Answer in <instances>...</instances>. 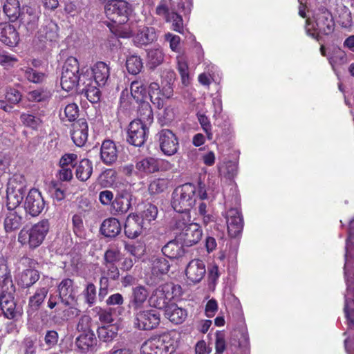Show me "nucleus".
<instances>
[{
    "label": "nucleus",
    "mask_w": 354,
    "mask_h": 354,
    "mask_svg": "<svg viewBox=\"0 0 354 354\" xmlns=\"http://www.w3.org/2000/svg\"><path fill=\"white\" fill-rule=\"evenodd\" d=\"M50 230L48 220H41L30 227H23L18 234V242L25 248L35 250L40 246Z\"/></svg>",
    "instance_id": "nucleus-1"
},
{
    "label": "nucleus",
    "mask_w": 354,
    "mask_h": 354,
    "mask_svg": "<svg viewBox=\"0 0 354 354\" xmlns=\"http://www.w3.org/2000/svg\"><path fill=\"white\" fill-rule=\"evenodd\" d=\"M196 187L192 183L177 187L172 193L171 206L176 212H189L196 203Z\"/></svg>",
    "instance_id": "nucleus-2"
},
{
    "label": "nucleus",
    "mask_w": 354,
    "mask_h": 354,
    "mask_svg": "<svg viewBox=\"0 0 354 354\" xmlns=\"http://www.w3.org/2000/svg\"><path fill=\"white\" fill-rule=\"evenodd\" d=\"M314 20L315 22L316 28L310 24L308 20H306V30L308 35L313 38L319 40L318 33H322L326 35L331 34L334 31L335 22L331 12L325 7H321L317 9L314 15Z\"/></svg>",
    "instance_id": "nucleus-3"
},
{
    "label": "nucleus",
    "mask_w": 354,
    "mask_h": 354,
    "mask_svg": "<svg viewBox=\"0 0 354 354\" xmlns=\"http://www.w3.org/2000/svg\"><path fill=\"white\" fill-rule=\"evenodd\" d=\"M27 189L25 177L19 174L9 178L6 189V206L8 209L17 208L22 202Z\"/></svg>",
    "instance_id": "nucleus-4"
},
{
    "label": "nucleus",
    "mask_w": 354,
    "mask_h": 354,
    "mask_svg": "<svg viewBox=\"0 0 354 354\" xmlns=\"http://www.w3.org/2000/svg\"><path fill=\"white\" fill-rule=\"evenodd\" d=\"M91 71L94 82L90 83V93H93V96H90V103L94 104L100 102L101 91L99 88L106 84L110 73L109 66L103 62H97Z\"/></svg>",
    "instance_id": "nucleus-5"
},
{
    "label": "nucleus",
    "mask_w": 354,
    "mask_h": 354,
    "mask_svg": "<svg viewBox=\"0 0 354 354\" xmlns=\"http://www.w3.org/2000/svg\"><path fill=\"white\" fill-rule=\"evenodd\" d=\"M78 61L73 57H68L63 66L61 76V86L63 90L69 92L75 90L80 76Z\"/></svg>",
    "instance_id": "nucleus-6"
},
{
    "label": "nucleus",
    "mask_w": 354,
    "mask_h": 354,
    "mask_svg": "<svg viewBox=\"0 0 354 354\" xmlns=\"http://www.w3.org/2000/svg\"><path fill=\"white\" fill-rule=\"evenodd\" d=\"M129 12L130 5L124 0H109L104 6L106 17L115 24L127 22Z\"/></svg>",
    "instance_id": "nucleus-7"
},
{
    "label": "nucleus",
    "mask_w": 354,
    "mask_h": 354,
    "mask_svg": "<svg viewBox=\"0 0 354 354\" xmlns=\"http://www.w3.org/2000/svg\"><path fill=\"white\" fill-rule=\"evenodd\" d=\"M160 323V314L153 309L140 310L134 313V326L136 328L150 330L156 328Z\"/></svg>",
    "instance_id": "nucleus-8"
},
{
    "label": "nucleus",
    "mask_w": 354,
    "mask_h": 354,
    "mask_svg": "<svg viewBox=\"0 0 354 354\" xmlns=\"http://www.w3.org/2000/svg\"><path fill=\"white\" fill-rule=\"evenodd\" d=\"M149 133L147 126L139 120L130 122L127 131V142L135 147L142 146L147 140Z\"/></svg>",
    "instance_id": "nucleus-9"
},
{
    "label": "nucleus",
    "mask_w": 354,
    "mask_h": 354,
    "mask_svg": "<svg viewBox=\"0 0 354 354\" xmlns=\"http://www.w3.org/2000/svg\"><path fill=\"white\" fill-rule=\"evenodd\" d=\"M122 37H131L136 46H142L149 45L157 40V33L153 27H140L136 34L131 30L124 32Z\"/></svg>",
    "instance_id": "nucleus-10"
},
{
    "label": "nucleus",
    "mask_w": 354,
    "mask_h": 354,
    "mask_svg": "<svg viewBox=\"0 0 354 354\" xmlns=\"http://www.w3.org/2000/svg\"><path fill=\"white\" fill-rule=\"evenodd\" d=\"M21 263L28 268L24 270L19 276V283L25 288L29 287L36 283L39 279V274L36 270L37 263L28 257L21 260Z\"/></svg>",
    "instance_id": "nucleus-11"
},
{
    "label": "nucleus",
    "mask_w": 354,
    "mask_h": 354,
    "mask_svg": "<svg viewBox=\"0 0 354 354\" xmlns=\"http://www.w3.org/2000/svg\"><path fill=\"white\" fill-rule=\"evenodd\" d=\"M15 286H10L2 288L0 295V307L4 315L8 319H13L17 314L16 303L15 301L14 293Z\"/></svg>",
    "instance_id": "nucleus-12"
},
{
    "label": "nucleus",
    "mask_w": 354,
    "mask_h": 354,
    "mask_svg": "<svg viewBox=\"0 0 354 354\" xmlns=\"http://www.w3.org/2000/svg\"><path fill=\"white\" fill-rule=\"evenodd\" d=\"M227 232L230 237L236 238L243 229V218L237 208H230L225 213Z\"/></svg>",
    "instance_id": "nucleus-13"
},
{
    "label": "nucleus",
    "mask_w": 354,
    "mask_h": 354,
    "mask_svg": "<svg viewBox=\"0 0 354 354\" xmlns=\"http://www.w3.org/2000/svg\"><path fill=\"white\" fill-rule=\"evenodd\" d=\"M45 203L41 192L37 189H31L26 198L24 209L32 216H38L44 209Z\"/></svg>",
    "instance_id": "nucleus-14"
},
{
    "label": "nucleus",
    "mask_w": 354,
    "mask_h": 354,
    "mask_svg": "<svg viewBox=\"0 0 354 354\" xmlns=\"http://www.w3.org/2000/svg\"><path fill=\"white\" fill-rule=\"evenodd\" d=\"M162 153L167 156L175 154L178 149V141L176 135L169 129H162L157 134Z\"/></svg>",
    "instance_id": "nucleus-15"
},
{
    "label": "nucleus",
    "mask_w": 354,
    "mask_h": 354,
    "mask_svg": "<svg viewBox=\"0 0 354 354\" xmlns=\"http://www.w3.org/2000/svg\"><path fill=\"white\" fill-rule=\"evenodd\" d=\"M148 296V290L144 286L139 285L133 287L128 304L129 310H132L134 313L142 310Z\"/></svg>",
    "instance_id": "nucleus-16"
},
{
    "label": "nucleus",
    "mask_w": 354,
    "mask_h": 354,
    "mask_svg": "<svg viewBox=\"0 0 354 354\" xmlns=\"http://www.w3.org/2000/svg\"><path fill=\"white\" fill-rule=\"evenodd\" d=\"M203 230L201 227L194 223L187 228L185 232L179 233V239L187 247H191L197 244L202 239Z\"/></svg>",
    "instance_id": "nucleus-17"
},
{
    "label": "nucleus",
    "mask_w": 354,
    "mask_h": 354,
    "mask_svg": "<svg viewBox=\"0 0 354 354\" xmlns=\"http://www.w3.org/2000/svg\"><path fill=\"white\" fill-rule=\"evenodd\" d=\"M147 227L144 224L139 215H129L124 224L125 235L129 239H136L140 236Z\"/></svg>",
    "instance_id": "nucleus-18"
},
{
    "label": "nucleus",
    "mask_w": 354,
    "mask_h": 354,
    "mask_svg": "<svg viewBox=\"0 0 354 354\" xmlns=\"http://www.w3.org/2000/svg\"><path fill=\"white\" fill-rule=\"evenodd\" d=\"M206 272L204 262L200 259H193L187 266L185 274L188 280L193 283L200 282Z\"/></svg>",
    "instance_id": "nucleus-19"
},
{
    "label": "nucleus",
    "mask_w": 354,
    "mask_h": 354,
    "mask_svg": "<svg viewBox=\"0 0 354 354\" xmlns=\"http://www.w3.org/2000/svg\"><path fill=\"white\" fill-rule=\"evenodd\" d=\"M169 286H160L157 288L152 293L149 301L156 308H167L170 300Z\"/></svg>",
    "instance_id": "nucleus-20"
},
{
    "label": "nucleus",
    "mask_w": 354,
    "mask_h": 354,
    "mask_svg": "<svg viewBox=\"0 0 354 354\" xmlns=\"http://www.w3.org/2000/svg\"><path fill=\"white\" fill-rule=\"evenodd\" d=\"M167 346L162 337H155L147 340L141 347L143 354H165Z\"/></svg>",
    "instance_id": "nucleus-21"
},
{
    "label": "nucleus",
    "mask_w": 354,
    "mask_h": 354,
    "mask_svg": "<svg viewBox=\"0 0 354 354\" xmlns=\"http://www.w3.org/2000/svg\"><path fill=\"white\" fill-rule=\"evenodd\" d=\"M131 196L128 194H117L111 203V212L115 216L126 214L131 206Z\"/></svg>",
    "instance_id": "nucleus-22"
},
{
    "label": "nucleus",
    "mask_w": 354,
    "mask_h": 354,
    "mask_svg": "<svg viewBox=\"0 0 354 354\" xmlns=\"http://www.w3.org/2000/svg\"><path fill=\"white\" fill-rule=\"evenodd\" d=\"M72 139L77 147H83L88 140V124L86 119L82 118L73 124Z\"/></svg>",
    "instance_id": "nucleus-23"
},
{
    "label": "nucleus",
    "mask_w": 354,
    "mask_h": 354,
    "mask_svg": "<svg viewBox=\"0 0 354 354\" xmlns=\"http://www.w3.org/2000/svg\"><path fill=\"white\" fill-rule=\"evenodd\" d=\"M0 41L9 46H15L18 44L19 34L12 25L8 23L0 24Z\"/></svg>",
    "instance_id": "nucleus-24"
},
{
    "label": "nucleus",
    "mask_w": 354,
    "mask_h": 354,
    "mask_svg": "<svg viewBox=\"0 0 354 354\" xmlns=\"http://www.w3.org/2000/svg\"><path fill=\"white\" fill-rule=\"evenodd\" d=\"M77 330L83 333L76 338V346L82 353H86L88 351V337L87 330H88V317H83L77 324Z\"/></svg>",
    "instance_id": "nucleus-25"
},
{
    "label": "nucleus",
    "mask_w": 354,
    "mask_h": 354,
    "mask_svg": "<svg viewBox=\"0 0 354 354\" xmlns=\"http://www.w3.org/2000/svg\"><path fill=\"white\" fill-rule=\"evenodd\" d=\"M3 218V227L6 233L19 230L23 224V217L15 209H8Z\"/></svg>",
    "instance_id": "nucleus-26"
},
{
    "label": "nucleus",
    "mask_w": 354,
    "mask_h": 354,
    "mask_svg": "<svg viewBox=\"0 0 354 354\" xmlns=\"http://www.w3.org/2000/svg\"><path fill=\"white\" fill-rule=\"evenodd\" d=\"M59 298L65 305H71L75 301V292L73 282L69 279H64L58 286Z\"/></svg>",
    "instance_id": "nucleus-27"
},
{
    "label": "nucleus",
    "mask_w": 354,
    "mask_h": 354,
    "mask_svg": "<svg viewBox=\"0 0 354 354\" xmlns=\"http://www.w3.org/2000/svg\"><path fill=\"white\" fill-rule=\"evenodd\" d=\"M100 157L104 163L111 165L118 158V151L115 143L110 140H104L100 148Z\"/></svg>",
    "instance_id": "nucleus-28"
},
{
    "label": "nucleus",
    "mask_w": 354,
    "mask_h": 354,
    "mask_svg": "<svg viewBox=\"0 0 354 354\" xmlns=\"http://www.w3.org/2000/svg\"><path fill=\"white\" fill-rule=\"evenodd\" d=\"M137 173L142 176L149 175L160 170L159 162L152 157H147L138 160L136 164Z\"/></svg>",
    "instance_id": "nucleus-29"
},
{
    "label": "nucleus",
    "mask_w": 354,
    "mask_h": 354,
    "mask_svg": "<svg viewBox=\"0 0 354 354\" xmlns=\"http://www.w3.org/2000/svg\"><path fill=\"white\" fill-rule=\"evenodd\" d=\"M100 230L104 236L114 238L120 234L121 225L117 218H109L102 222Z\"/></svg>",
    "instance_id": "nucleus-30"
},
{
    "label": "nucleus",
    "mask_w": 354,
    "mask_h": 354,
    "mask_svg": "<svg viewBox=\"0 0 354 354\" xmlns=\"http://www.w3.org/2000/svg\"><path fill=\"white\" fill-rule=\"evenodd\" d=\"M335 13L337 23L345 28H351L353 25L351 12L342 2L336 3Z\"/></svg>",
    "instance_id": "nucleus-31"
},
{
    "label": "nucleus",
    "mask_w": 354,
    "mask_h": 354,
    "mask_svg": "<svg viewBox=\"0 0 354 354\" xmlns=\"http://www.w3.org/2000/svg\"><path fill=\"white\" fill-rule=\"evenodd\" d=\"M58 26L51 20H47L37 32V37L41 41L55 40L57 37Z\"/></svg>",
    "instance_id": "nucleus-32"
},
{
    "label": "nucleus",
    "mask_w": 354,
    "mask_h": 354,
    "mask_svg": "<svg viewBox=\"0 0 354 354\" xmlns=\"http://www.w3.org/2000/svg\"><path fill=\"white\" fill-rule=\"evenodd\" d=\"M166 317L176 324H182L187 316L185 309L178 307L175 304H171L165 309Z\"/></svg>",
    "instance_id": "nucleus-33"
},
{
    "label": "nucleus",
    "mask_w": 354,
    "mask_h": 354,
    "mask_svg": "<svg viewBox=\"0 0 354 354\" xmlns=\"http://www.w3.org/2000/svg\"><path fill=\"white\" fill-rule=\"evenodd\" d=\"M162 254L169 259H178L184 255L183 245L176 240H171L162 248Z\"/></svg>",
    "instance_id": "nucleus-34"
},
{
    "label": "nucleus",
    "mask_w": 354,
    "mask_h": 354,
    "mask_svg": "<svg viewBox=\"0 0 354 354\" xmlns=\"http://www.w3.org/2000/svg\"><path fill=\"white\" fill-rule=\"evenodd\" d=\"M178 215L174 217L172 228L176 230L178 234L185 232L189 225L193 223L191 221L190 212H179Z\"/></svg>",
    "instance_id": "nucleus-35"
},
{
    "label": "nucleus",
    "mask_w": 354,
    "mask_h": 354,
    "mask_svg": "<svg viewBox=\"0 0 354 354\" xmlns=\"http://www.w3.org/2000/svg\"><path fill=\"white\" fill-rule=\"evenodd\" d=\"M138 118L136 120L142 123L150 124L153 120V114L151 105L147 102H142L138 110Z\"/></svg>",
    "instance_id": "nucleus-36"
},
{
    "label": "nucleus",
    "mask_w": 354,
    "mask_h": 354,
    "mask_svg": "<svg viewBox=\"0 0 354 354\" xmlns=\"http://www.w3.org/2000/svg\"><path fill=\"white\" fill-rule=\"evenodd\" d=\"M13 286L7 261L4 259H0V287L5 288Z\"/></svg>",
    "instance_id": "nucleus-37"
},
{
    "label": "nucleus",
    "mask_w": 354,
    "mask_h": 354,
    "mask_svg": "<svg viewBox=\"0 0 354 354\" xmlns=\"http://www.w3.org/2000/svg\"><path fill=\"white\" fill-rule=\"evenodd\" d=\"M160 86L157 82H151L148 87V93L151 103L158 109L164 106V100L160 97Z\"/></svg>",
    "instance_id": "nucleus-38"
},
{
    "label": "nucleus",
    "mask_w": 354,
    "mask_h": 354,
    "mask_svg": "<svg viewBox=\"0 0 354 354\" xmlns=\"http://www.w3.org/2000/svg\"><path fill=\"white\" fill-rule=\"evenodd\" d=\"M3 12L10 20L15 21L21 15L19 0H6L3 5Z\"/></svg>",
    "instance_id": "nucleus-39"
},
{
    "label": "nucleus",
    "mask_w": 354,
    "mask_h": 354,
    "mask_svg": "<svg viewBox=\"0 0 354 354\" xmlns=\"http://www.w3.org/2000/svg\"><path fill=\"white\" fill-rule=\"evenodd\" d=\"M20 120L25 127L32 130L39 129L43 123L40 116L30 113H22L20 115Z\"/></svg>",
    "instance_id": "nucleus-40"
},
{
    "label": "nucleus",
    "mask_w": 354,
    "mask_h": 354,
    "mask_svg": "<svg viewBox=\"0 0 354 354\" xmlns=\"http://www.w3.org/2000/svg\"><path fill=\"white\" fill-rule=\"evenodd\" d=\"M158 215V208L156 205L149 203L145 206L143 211L140 213V219H142L144 224L149 227L151 223L156 220Z\"/></svg>",
    "instance_id": "nucleus-41"
},
{
    "label": "nucleus",
    "mask_w": 354,
    "mask_h": 354,
    "mask_svg": "<svg viewBox=\"0 0 354 354\" xmlns=\"http://www.w3.org/2000/svg\"><path fill=\"white\" fill-rule=\"evenodd\" d=\"M170 264L164 257H155L152 261L151 271L153 274L159 276L167 274L169 270Z\"/></svg>",
    "instance_id": "nucleus-42"
},
{
    "label": "nucleus",
    "mask_w": 354,
    "mask_h": 354,
    "mask_svg": "<svg viewBox=\"0 0 354 354\" xmlns=\"http://www.w3.org/2000/svg\"><path fill=\"white\" fill-rule=\"evenodd\" d=\"M93 319H97L102 324H111L113 322L111 309L106 310L95 307L90 311Z\"/></svg>",
    "instance_id": "nucleus-43"
},
{
    "label": "nucleus",
    "mask_w": 354,
    "mask_h": 354,
    "mask_svg": "<svg viewBox=\"0 0 354 354\" xmlns=\"http://www.w3.org/2000/svg\"><path fill=\"white\" fill-rule=\"evenodd\" d=\"M115 180V171L112 169H107L98 176L97 183L102 187H109L113 185Z\"/></svg>",
    "instance_id": "nucleus-44"
},
{
    "label": "nucleus",
    "mask_w": 354,
    "mask_h": 354,
    "mask_svg": "<svg viewBox=\"0 0 354 354\" xmlns=\"http://www.w3.org/2000/svg\"><path fill=\"white\" fill-rule=\"evenodd\" d=\"M328 59L333 68L335 66L344 65L348 62L346 53L339 48H335Z\"/></svg>",
    "instance_id": "nucleus-45"
},
{
    "label": "nucleus",
    "mask_w": 354,
    "mask_h": 354,
    "mask_svg": "<svg viewBox=\"0 0 354 354\" xmlns=\"http://www.w3.org/2000/svg\"><path fill=\"white\" fill-rule=\"evenodd\" d=\"M131 93L138 101L142 100L147 93L145 82L141 80L133 81L131 84Z\"/></svg>",
    "instance_id": "nucleus-46"
},
{
    "label": "nucleus",
    "mask_w": 354,
    "mask_h": 354,
    "mask_svg": "<svg viewBox=\"0 0 354 354\" xmlns=\"http://www.w3.org/2000/svg\"><path fill=\"white\" fill-rule=\"evenodd\" d=\"M126 67L129 73L133 75L138 74L143 67L141 58L134 55L128 57L126 61Z\"/></svg>",
    "instance_id": "nucleus-47"
},
{
    "label": "nucleus",
    "mask_w": 354,
    "mask_h": 354,
    "mask_svg": "<svg viewBox=\"0 0 354 354\" xmlns=\"http://www.w3.org/2000/svg\"><path fill=\"white\" fill-rule=\"evenodd\" d=\"M168 185V179L156 178L150 183L149 185V192L150 194H160L167 189Z\"/></svg>",
    "instance_id": "nucleus-48"
},
{
    "label": "nucleus",
    "mask_w": 354,
    "mask_h": 354,
    "mask_svg": "<svg viewBox=\"0 0 354 354\" xmlns=\"http://www.w3.org/2000/svg\"><path fill=\"white\" fill-rule=\"evenodd\" d=\"M165 21L171 23V29L174 31L183 35L185 33L183 17L177 12L171 11V15Z\"/></svg>",
    "instance_id": "nucleus-49"
},
{
    "label": "nucleus",
    "mask_w": 354,
    "mask_h": 354,
    "mask_svg": "<svg viewBox=\"0 0 354 354\" xmlns=\"http://www.w3.org/2000/svg\"><path fill=\"white\" fill-rule=\"evenodd\" d=\"M147 55L148 62L151 68H156L163 62L164 53L161 49H151Z\"/></svg>",
    "instance_id": "nucleus-50"
},
{
    "label": "nucleus",
    "mask_w": 354,
    "mask_h": 354,
    "mask_svg": "<svg viewBox=\"0 0 354 354\" xmlns=\"http://www.w3.org/2000/svg\"><path fill=\"white\" fill-rule=\"evenodd\" d=\"M121 259V253L117 247L111 246L104 254V261L105 263H116Z\"/></svg>",
    "instance_id": "nucleus-51"
},
{
    "label": "nucleus",
    "mask_w": 354,
    "mask_h": 354,
    "mask_svg": "<svg viewBox=\"0 0 354 354\" xmlns=\"http://www.w3.org/2000/svg\"><path fill=\"white\" fill-rule=\"evenodd\" d=\"M175 73L173 71L167 72V77L169 78V80L167 82L166 84L162 86V88H160V97L163 99H169L174 95V90L172 87L171 81L174 79Z\"/></svg>",
    "instance_id": "nucleus-52"
},
{
    "label": "nucleus",
    "mask_w": 354,
    "mask_h": 354,
    "mask_svg": "<svg viewBox=\"0 0 354 354\" xmlns=\"http://www.w3.org/2000/svg\"><path fill=\"white\" fill-rule=\"evenodd\" d=\"M47 293L48 290L45 288L37 290L35 295L30 298V306L32 308L37 309L43 303Z\"/></svg>",
    "instance_id": "nucleus-53"
},
{
    "label": "nucleus",
    "mask_w": 354,
    "mask_h": 354,
    "mask_svg": "<svg viewBox=\"0 0 354 354\" xmlns=\"http://www.w3.org/2000/svg\"><path fill=\"white\" fill-rule=\"evenodd\" d=\"M76 177L82 181L88 179V159L84 158L80 161L76 169Z\"/></svg>",
    "instance_id": "nucleus-54"
},
{
    "label": "nucleus",
    "mask_w": 354,
    "mask_h": 354,
    "mask_svg": "<svg viewBox=\"0 0 354 354\" xmlns=\"http://www.w3.org/2000/svg\"><path fill=\"white\" fill-rule=\"evenodd\" d=\"M197 118L203 130L205 132L208 140H212L213 135L212 133V125L209 119L203 113H198Z\"/></svg>",
    "instance_id": "nucleus-55"
},
{
    "label": "nucleus",
    "mask_w": 354,
    "mask_h": 354,
    "mask_svg": "<svg viewBox=\"0 0 354 354\" xmlns=\"http://www.w3.org/2000/svg\"><path fill=\"white\" fill-rule=\"evenodd\" d=\"M24 73L26 78L33 83L41 82L45 78L44 73H39L31 68H27Z\"/></svg>",
    "instance_id": "nucleus-56"
},
{
    "label": "nucleus",
    "mask_w": 354,
    "mask_h": 354,
    "mask_svg": "<svg viewBox=\"0 0 354 354\" xmlns=\"http://www.w3.org/2000/svg\"><path fill=\"white\" fill-rule=\"evenodd\" d=\"M98 337L100 340L107 342L113 340L117 335V333L102 326L97 329Z\"/></svg>",
    "instance_id": "nucleus-57"
},
{
    "label": "nucleus",
    "mask_w": 354,
    "mask_h": 354,
    "mask_svg": "<svg viewBox=\"0 0 354 354\" xmlns=\"http://www.w3.org/2000/svg\"><path fill=\"white\" fill-rule=\"evenodd\" d=\"M73 223L74 226V232L77 236L86 238V233L83 225V220L80 215H75L73 217Z\"/></svg>",
    "instance_id": "nucleus-58"
},
{
    "label": "nucleus",
    "mask_w": 354,
    "mask_h": 354,
    "mask_svg": "<svg viewBox=\"0 0 354 354\" xmlns=\"http://www.w3.org/2000/svg\"><path fill=\"white\" fill-rule=\"evenodd\" d=\"M156 14L163 17L166 20L171 15L169 7L167 0H160L156 8Z\"/></svg>",
    "instance_id": "nucleus-59"
},
{
    "label": "nucleus",
    "mask_w": 354,
    "mask_h": 354,
    "mask_svg": "<svg viewBox=\"0 0 354 354\" xmlns=\"http://www.w3.org/2000/svg\"><path fill=\"white\" fill-rule=\"evenodd\" d=\"M17 62L16 57L6 53L4 52L0 53V65L5 68H8L13 66Z\"/></svg>",
    "instance_id": "nucleus-60"
},
{
    "label": "nucleus",
    "mask_w": 354,
    "mask_h": 354,
    "mask_svg": "<svg viewBox=\"0 0 354 354\" xmlns=\"http://www.w3.org/2000/svg\"><path fill=\"white\" fill-rule=\"evenodd\" d=\"M225 340L224 334L217 331L216 333L215 349L216 354H221L225 350Z\"/></svg>",
    "instance_id": "nucleus-61"
},
{
    "label": "nucleus",
    "mask_w": 354,
    "mask_h": 354,
    "mask_svg": "<svg viewBox=\"0 0 354 354\" xmlns=\"http://www.w3.org/2000/svg\"><path fill=\"white\" fill-rule=\"evenodd\" d=\"M78 108L75 104H68L64 109V115L68 121H74L77 117Z\"/></svg>",
    "instance_id": "nucleus-62"
},
{
    "label": "nucleus",
    "mask_w": 354,
    "mask_h": 354,
    "mask_svg": "<svg viewBox=\"0 0 354 354\" xmlns=\"http://www.w3.org/2000/svg\"><path fill=\"white\" fill-rule=\"evenodd\" d=\"M165 39L169 42L171 49L174 52H177L180 41V37L169 32L165 35Z\"/></svg>",
    "instance_id": "nucleus-63"
},
{
    "label": "nucleus",
    "mask_w": 354,
    "mask_h": 354,
    "mask_svg": "<svg viewBox=\"0 0 354 354\" xmlns=\"http://www.w3.org/2000/svg\"><path fill=\"white\" fill-rule=\"evenodd\" d=\"M21 95L15 88H10L6 94V99L12 104H17L21 100Z\"/></svg>",
    "instance_id": "nucleus-64"
}]
</instances>
